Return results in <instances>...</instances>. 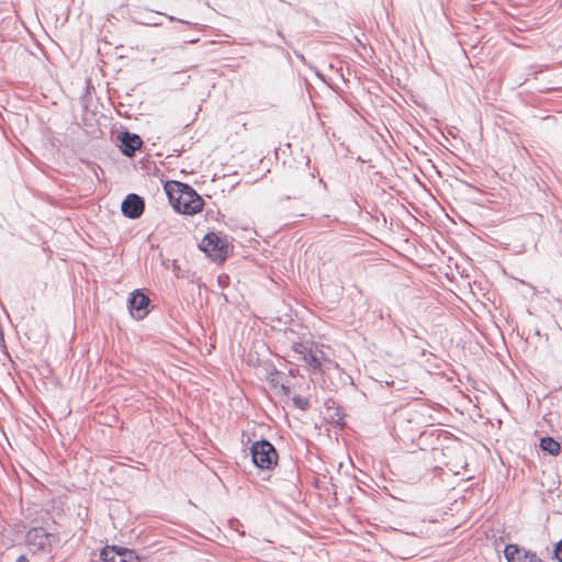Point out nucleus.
<instances>
[{
	"instance_id": "4",
	"label": "nucleus",
	"mask_w": 562,
	"mask_h": 562,
	"mask_svg": "<svg viewBox=\"0 0 562 562\" xmlns=\"http://www.w3.org/2000/svg\"><path fill=\"white\" fill-rule=\"evenodd\" d=\"M200 248L211 258L213 259H225V247L221 240V238L214 234L210 233L204 236L201 241Z\"/></svg>"
},
{
	"instance_id": "2",
	"label": "nucleus",
	"mask_w": 562,
	"mask_h": 562,
	"mask_svg": "<svg viewBox=\"0 0 562 562\" xmlns=\"http://www.w3.org/2000/svg\"><path fill=\"white\" fill-rule=\"evenodd\" d=\"M250 453L254 464L262 470H270L278 463V452L268 440L254 442Z\"/></svg>"
},
{
	"instance_id": "6",
	"label": "nucleus",
	"mask_w": 562,
	"mask_h": 562,
	"mask_svg": "<svg viewBox=\"0 0 562 562\" xmlns=\"http://www.w3.org/2000/svg\"><path fill=\"white\" fill-rule=\"evenodd\" d=\"M149 303L150 300L145 294L139 293L138 291L134 293L128 301L131 314L133 315V317L139 319L145 317L148 313L147 307Z\"/></svg>"
},
{
	"instance_id": "12",
	"label": "nucleus",
	"mask_w": 562,
	"mask_h": 562,
	"mask_svg": "<svg viewBox=\"0 0 562 562\" xmlns=\"http://www.w3.org/2000/svg\"><path fill=\"white\" fill-rule=\"evenodd\" d=\"M293 402L301 409H306L308 407V401L303 398L302 396H295L293 398Z\"/></svg>"
},
{
	"instance_id": "11",
	"label": "nucleus",
	"mask_w": 562,
	"mask_h": 562,
	"mask_svg": "<svg viewBox=\"0 0 562 562\" xmlns=\"http://www.w3.org/2000/svg\"><path fill=\"white\" fill-rule=\"evenodd\" d=\"M505 557L508 562H525L524 552L520 551L516 546H507L505 548Z\"/></svg>"
},
{
	"instance_id": "5",
	"label": "nucleus",
	"mask_w": 562,
	"mask_h": 562,
	"mask_svg": "<svg viewBox=\"0 0 562 562\" xmlns=\"http://www.w3.org/2000/svg\"><path fill=\"white\" fill-rule=\"evenodd\" d=\"M145 209V202L142 196L135 193H130L122 202L121 210L123 215L128 218L135 220L140 217Z\"/></svg>"
},
{
	"instance_id": "13",
	"label": "nucleus",
	"mask_w": 562,
	"mask_h": 562,
	"mask_svg": "<svg viewBox=\"0 0 562 562\" xmlns=\"http://www.w3.org/2000/svg\"><path fill=\"white\" fill-rule=\"evenodd\" d=\"M554 558L562 562V539L555 544Z\"/></svg>"
},
{
	"instance_id": "10",
	"label": "nucleus",
	"mask_w": 562,
	"mask_h": 562,
	"mask_svg": "<svg viewBox=\"0 0 562 562\" xmlns=\"http://www.w3.org/2000/svg\"><path fill=\"white\" fill-rule=\"evenodd\" d=\"M540 448L551 456H558L561 451L560 443L552 437H543L540 439Z\"/></svg>"
},
{
	"instance_id": "1",
	"label": "nucleus",
	"mask_w": 562,
	"mask_h": 562,
	"mask_svg": "<svg viewBox=\"0 0 562 562\" xmlns=\"http://www.w3.org/2000/svg\"><path fill=\"white\" fill-rule=\"evenodd\" d=\"M170 204L178 212L194 215L202 211L204 201L189 184L179 181H170L165 184Z\"/></svg>"
},
{
	"instance_id": "15",
	"label": "nucleus",
	"mask_w": 562,
	"mask_h": 562,
	"mask_svg": "<svg viewBox=\"0 0 562 562\" xmlns=\"http://www.w3.org/2000/svg\"><path fill=\"white\" fill-rule=\"evenodd\" d=\"M135 562H142V561H140L139 559H136V561H135Z\"/></svg>"
},
{
	"instance_id": "8",
	"label": "nucleus",
	"mask_w": 562,
	"mask_h": 562,
	"mask_svg": "<svg viewBox=\"0 0 562 562\" xmlns=\"http://www.w3.org/2000/svg\"><path fill=\"white\" fill-rule=\"evenodd\" d=\"M101 559L104 562H135L137 558L134 557V552L131 550L116 551L114 549H104L101 552Z\"/></svg>"
},
{
	"instance_id": "7",
	"label": "nucleus",
	"mask_w": 562,
	"mask_h": 562,
	"mask_svg": "<svg viewBox=\"0 0 562 562\" xmlns=\"http://www.w3.org/2000/svg\"><path fill=\"white\" fill-rule=\"evenodd\" d=\"M121 150L127 157H133L137 149L140 148L143 142L136 134L123 132L120 135Z\"/></svg>"
},
{
	"instance_id": "3",
	"label": "nucleus",
	"mask_w": 562,
	"mask_h": 562,
	"mask_svg": "<svg viewBox=\"0 0 562 562\" xmlns=\"http://www.w3.org/2000/svg\"><path fill=\"white\" fill-rule=\"evenodd\" d=\"M57 541L54 533L47 532L44 528H32L26 533V543L31 550L47 551Z\"/></svg>"
},
{
	"instance_id": "14",
	"label": "nucleus",
	"mask_w": 562,
	"mask_h": 562,
	"mask_svg": "<svg viewBox=\"0 0 562 562\" xmlns=\"http://www.w3.org/2000/svg\"><path fill=\"white\" fill-rule=\"evenodd\" d=\"M16 562H29V559L25 554H21L18 559H16Z\"/></svg>"
},
{
	"instance_id": "9",
	"label": "nucleus",
	"mask_w": 562,
	"mask_h": 562,
	"mask_svg": "<svg viewBox=\"0 0 562 562\" xmlns=\"http://www.w3.org/2000/svg\"><path fill=\"white\" fill-rule=\"evenodd\" d=\"M295 351L299 352L300 355H302V360H304V362L306 364H308V367H311L315 370L321 369L322 360L315 352H313L312 350H308L303 345H299L295 348Z\"/></svg>"
}]
</instances>
